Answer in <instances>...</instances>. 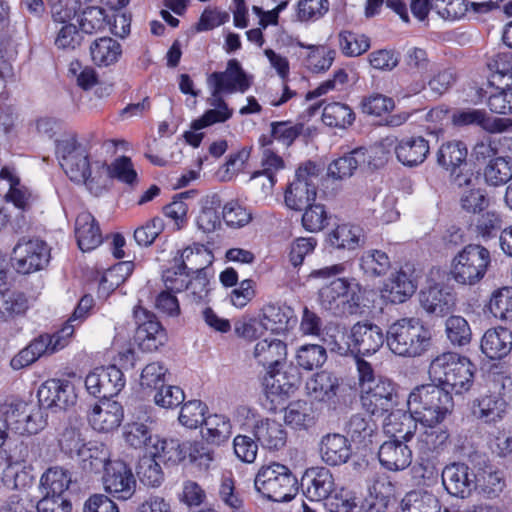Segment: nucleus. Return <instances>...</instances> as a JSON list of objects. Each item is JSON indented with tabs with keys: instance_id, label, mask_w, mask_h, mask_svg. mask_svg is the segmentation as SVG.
<instances>
[{
	"instance_id": "obj_4",
	"label": "nucleus",
	"mask_w": 512,
	"mask_h": 512,
	"mask_svg": "<svg viewBox=\"0 0 512 512\" xmlns=\"http://www.w3.org/2000/svg\"><path fill=\"white\" fill-rule=\"evenodd\" d=\"M297 484V479L291 470L277 462L262 466L254 480L256 491L274 502L292 500L298 491Z\"/></svg>"
},
{
	"instance_id": "obj_11",
	"label": "nucleus",
	"mask_w": 512,
	"mask_h": 512,
	"mask_svg": "<svg viewBox=\"0 0 512 512\" xmlns=\"http://www.w3.org/2000/svg\"><path fill=\"white\" fill-rule=\"evenodd\" d=\"M12 263L21 274L42 270L50 261V248L41 239H20L13 249Z\"/></svg>"
},
{
	"instance_id": "obj_23",
	"label": "nucleus",
	"mask_w": 512,
	"mask_h": 512,
	"mask_svg": "<svg viewBox=\"0 0 512 512\" xmlns=\"http://www.w3.org/2000/svg\"><path fill=\"white\" fill-rule=\"evenodd\" d=\"M423 309L436 316H444L450 313L456 304L455 293L451 288L435 284L424 289L419 294Z\"/></svg>"
},
{
	"instance_id": "obj_1",
	"label": "nucleus",
	"mask_w": 512,
	"mask_h": 512,
	"mask_svg": "<svg viewBox=\"0 0 512 512\" xmlns=\"http://www.w3.org/2000/svg\"><path fill=\"white\" fill-rule=\"evenodd\" d=\"M356 369L363 410L370 416H407L396 384L383 376H376L372 364L357 357Z\"/></svg>"
},
{
	"instance_id": "obj_22",
	"label": "nucleus",
	"mask_w": 512,
	"mask_h": 512,
	"mask_svg": "<svg viewBox=\"0 0 512 512\" xmlns=\"http://www.w3.org/2000/svg\"><path fill=\"white\" fill-rule=\"evenodd\" d=\"M412 450L399 439L383 442L378 450V459L383 468L397 472L408 468L412 463Z\"/></svg>"
},
{
	"instance_id": "obj_45",
	"label": "nucleus",
	"mask_w": 512,
	"mask_h": 512,
	"mask_svg": "<svg viewBox=\"0 0 512 512\" xmlns=\"http://www.w3.org/2000/svg\"><path fill=\"white\" fill-rule=\"evenodd\" d=\"M420 420L421 441L430 448L436 449L443 445L448 437V428L443 423L444 418H418Z\"/></svg>"
},
{
	"instance_id": "obj_57",
	"label": "nucleus",
	"mask_w": 512,
	"mask_h": 512,
	"mask_svg": "<svg viewBox=\"0 0 512 512\" xmlns=\"http://www.w3.org/2000/svg\"><path fill=\"white\" fill-rule=\"evenodd\" d=\"M476 408L480 416H505L511 412V404L500 394L481 396L473 402V413Z\"/></svg>"
},
{
	"instance_id": "obj_46",
	"label": "nucleus",
	"mask_w": 512,
	"mask_h": 512,
	"mask_svg": "<svg viewBox=\"0 0 512 512\" xmlns=\"http://www.w3.org/2000/svg\"><path fill=\"white\" fill-rule=\"evenodd\" d=\"M355 118L354 111L345 103L331 102L323 108L322 121L330 127L347 128L354 123Z\"/></svg>"
},
{
	"instance_id": "obj_26",
	"label": "nucleus",
	"mask_w": 512,
	"mask_h": 512,
	"mask_svg": "<svg viewBox=\"0 0 512 512\" xmlns=\"http://www.w3.org/2000/svg\"><path fill=\"white\" fill-rule=\"evenodd\" d=\"M480 347L489 359L502 360L512 350V331L503 326L490 328L482 336Z\"/></svg>"
},
{
	"instance_id": "obj_58",
	"label": "nucleus",
	"mask_w": 512,
	"mask_h": 512,
	"mask_svg": "<svg viewBox=\"0 0 512 512\" xmlns=\"http://www.w3.org/2000/svg\"><path fill=\"white\" fill-rule=\"evenodd\" d=\"M71 483L69 472L61 467L49 468L40 479L42 492L64 495Z\"/></svg>"
},
{
	"instance_id": "obj_38",
	"label": "nucleus",
	"mask_w": 512,
	"mask_h": 512,
	"mask_svg": "<svg viewBox=\"0 0 512 512\" xmlns=\"http://www.w3.org/2000/svg\"><path fill=\"white\" fill-rule=\"evenodd\" d=\"M254 436L266 448L279 450L286 444L287 433L275 418H263L254 427Z\"/></svg>"
},
{
	"instance_id": "obj_60",
	"label": "nucleus",
	"mask_w": 512,
	"mask_h": 512,
	"mask_svg": "<svg viewBox=\"0 0 512 512\" xmlns=\"http://www.w3.org/2000/svg\"><path fill=\"white\" fill-rule=\"evenodd\" d=\"M327 360L326 349L318 344H306L297 350L296 363L297 366L312 371L321 367Z\"/></svg>"
},
{
	"instance_id": "obj_44",
	"label": "nucleus",
	"mask_w": 512,
	"mask_h": 512,
	"mask_svg": "<svg viewBox=\"0 0 512 512\" xmlns=\"http://www.w3.org/2000/svg\"><path fill=\"white\" fill-rule=\"evenodd\" d=\"M338 46L345 57H358L370 49L371 40L363 33L342 30L338 33Z\"/></svg>"
},
{
	"instance_id": "obj_50",
	"label": "nucleus",
	"mask_w": 512,
	"mask_h": 512,
	"mask_svg": "<svg viewBox=\"0 0 512 512\" xmlns=\"http://www.w3.org/2000/svg\"><path fill=\"white\" fill-rule=\"evenodd\" d=\"M391 267L389 256L382 250L365 251L360 258V268L369 277L385 275Z\"/></svg>"
},
{
	"instance_id": "obj_12",
	"label": "nucleus",
	"mask_w": 512,
	"mask_h": 512,
	"mask_svg": "<svg viewBox=\"0 0 512 512\" xmlns=\"http://www.w3.org/2000/svg\"><path fill=\"white\" fill-rule=\"evenodd\" d=\"M133 317L137 325L135 339L141 350L156 351L167 342V331L153 312L136 305Z\"/></svg>"
},
{
	"instance_id": "obj_47",
	"label": "nucleus",
	"mask_w": 512,
	"mask_h": 512,
	"mask_svg": "<svg viewBox=\"0 0 512 512\" xmlns=\"http://www.w3.org/2000/svg\"><path fill=\"white\" fill-rule=\"evenodd\" d=\"M207 254L208 252L204 244L194 242L182 249H177L169 263L177 264L182 269L193 272L197 268H207L202 261H199V258Z\"/></svg>"
},
{
	"instance_id": "obj_56",
	"label": "nucleus",
	"mask_w": 512,
	"mask_h": 512,
	"mask_svg": "<svg viewBox=\"0 0 512 512\" xmlns=\"http://www.w3.org/2000/svg\"><path fill=\"white\" fill-rule=\"evenodd\" d=\"M484 178L492 186L506 184L512 178V161L505 157L491 159L484 169Z\"/></svg>"
},
{
	"instance_id": "obj_2",
	"label": "nucleus",
	"mask_w": 512,
	"mask_h": 512,
	"mask_svg": "<svg viewBox=\"0 0 512 512\" xmlns=\"http://www.w3.org/2000/svg\"><path fill=\"white\" fill-rule=\"evenodd\" d=\"M476 371L469 357L453 351L443 352L433 358L428 370L434 382L457 395L472 388Z\"/></svg>"
},
{
	"instance_id": "obj_6",
	"label": "nucleus",
	"mask_w": 512,
	"mask_h": 512,
	"mask_svg": "<svg viewBox=\"0 0 512 512\" xmlns=\"http://www.w3.org/2000/svg\"><path fill=\"white\" fill-rule=\"evenodd\" d=\"M408 416H424L426 412L435 416H446L452 412L454 402L451 392L437 384L416 387L408 399H402Z\"/></svg>"
},
{
	"instance_id": "obj_5",
	"label": "nucleus",
	"mask_w": 512,
	"mask_h": 512,
	"mask_svg": "<svg viewBox=\"0 0 512 512\" xmlns=\"http://www.w3.org/2000/svg\"><path fill=\"white\" fill-rule=\"evenodd\" d=\"M301 382L297 367L290 366L285 371L278 367L267 370L263 385L266 397L271 403L268 409L273 413L288 411V416H299L300 412L293 408L294 405H286V399L299 388Z\"/></svg>"
},
{
	"instance_id": "obj_52",
	"label": "nucleus",
	"mask_w": 512,
	"mask_h": 512,
	"mask_svg": "<svg viewBox=\"0 0 512 512\" xmlns=\"http://www.w3.org/2000/svg\"><path fill=\"white\" fill-rule=\"evenodd\" d=\"M487 67L490 71L488 84L494 87L497 83H502L505 78L507 82L512 83V52H499L492 56Z\"/></svg>"
},
{
	"instance_id": "obj_7",
	"label": "nucleus",
	"mask_w": 512,
	"mask_h": 512,
	"mask_svg": "<svg viewBox=\"0 0 512 512\" xmlns=\"http://www.w3.org/2000/svg\"><path fill=\"white\" fill-rule=\"evenodd\" d=\"M491 264L490 251L480 244H468L452 260L451 278L462 285L481 281Z\"/></svg>"
},
{
	"instance_id": "obj_19",
	"label": "nucleus",
	"mask_w": 512,
	"mask_h": 512,
	"mask_svg": "<svg viewBox=\"0 0 512 512\" xmlns=\"http://www.w3.org/2000/svg\"><path fill=\"white\" fill-rule=\"evenodd\" d=\"M301 487L309 500L321 502L334 492L335 480L330 469L323 466L311 467L304 472Z\"/></svg>"
},
{
	"instance_id": "obj_39",
	"label": "nucleus",
	"mask_w": 512,
	"mask_h": 512,
	"mask_svg": "<svg viewBox=\"0 0 512 512\" xmlns=\"http://www.w3.org/2000/svg\"><path fill=\"white\" fill-rule=\"evenodd\" d=\"M366 153L365 147H357L333 160L328 166V175L336 180L351 177L358 166L366 162Z\"/></svg>"
},
{
	"instance_id": "obj_25",
	"label": "nucleus",
	"mask_w": 512,
	"mask_h": 512,
	"mask_svg": "<svg viewBox=\"0 0 512 512\" xmlns=\"http://www.w3.org/2000/svg\"><path fill=\"white\" fill-rule=\"evenodd\" d=\"M75 238L79 249L88 252L103 242L99 223L89 211L80 212L75 220Z\"/></svg>"
},
{
	"instance_id": "obj_21",
	"label": "nucleus",
	"mask_w": 512,
	"mask_h": 512,
	"mask_svg": "<svg viewBox=\"0 0 512 512\" xmlns=\"http://www.w3.org/2000/svg\"><path fill=\"white\" fill-rule=\"evenodd\" d=\"M397 160L406 167L422 164L430 153L429 141L421 135L404 136L394 146Z\"/></svg>"
},
{
	"instance_id": "obj_43",
	"label": "nucleus",
	"mask_w": 512,
	"mask_h": 512,
	"mask_svg": "<svg viewBox=\"0 0 512 512\" xmlns=\"http://www.w3.org/2000/svg\"><path fill=\"white\" fill-rule=\"evenodd\" d=\"M262 150L261 169L251 174V179L265 176L273 187L277 181L276 173L285 168L284 159L275 151L273 146L260 145Z\"/></svg>"
},
{
	"instance_id": "obj_37",
	"label": "nucleus",
	"mask_w": 512,
	"mask_h": 512,
	"mask_svg": "<svg viewBox=\"0 0 512 512\" xmlns=\"http://www.w3.org/2000/svg\"><path fill=\"white\" fill-rule=\"evenodd\" d=\"M122 54V45L108 36L97 38L90 44L91 60L100 68L116 64Z\"/></svg>"
},
{
	"instance_id": "obj_9",
	"label": "nucleus",
	"mask_w": 512,
	"mask_h": 512,
	"mask_svg": "<svg viewBox=\"0 0 512 512\" xmlns=\"http://www.w3.org/2000/svg\"><path fill=\"white\" fill-rule=\"evenodd\" d=\"M320 169L313 161H306L295 171V176L285 190L286 206L295 211H301L314 202L317 196Z\"/></svg>"
},
{
	"instance_id": "obj_64",
	"label": "nucleus",
	"mask_w": 512,
	"mask_h": 512,
	"mask_svg": "<svg viewBox=\"0 0 512 512\" xmlns=\"http://www.w3.org/2000/svg\"><path fill=\"white\" fill-rule=\"evenodd\" d=\"M503 219L496 211H486L478 214L475 222V233L478 237L487 241L497 236L502 229Z\"/></svg>"
},
{
	"instance_id": "obj_49",
	"label": "nucleus",
	"mask_w": 512,
	"mask_h": 512,
	"mask_svg": "<svg viewBox=\"0 0 512 512\" xmlns=\"http://www.w3.org/2000/svg\"><path fill=\"white\" fill-rule=\"evenodd\" d=\"M84 441L77 418H68L63 422L59 432V445L64 452L70 455L78 453L86 445Z\"/></svg>"
},
{
	"instance_id": "obj_14",
	"label": "nucleus",
	"mask_w": 512,
	"mask_h": 512,
	"mask_svg": "<svg viewBox=\"0 0 512 512\" xmlns=\"http://www.w3.org/2000/svg\"><path fill=\"white\" fill-rule=\"evenodd\" d=\"M433 62L426 49L412 46L403 56V70L412 78L406 85V96L421 93L427 85V76L432 71Z\"/></svg>"
},
{
	"instance_id": "obj_59",
	"label": "nucleus",
	"mask_w": 512,
	"mask_h": 512,
	"mask_svg": "<svg viewBox=\"0 0 512 512\" xmlns=\"http://www.w3.org/2000/svg\"><path fill=\"white\" fill-rule=\"evenodd\" d=\"M136 473L139 480L146 486L159 487L164 480V473L154 455L140 458Z\"/></svg>"
},
{
	"instance_id": "obj_62",
	"label": "nucleus",
	"mask_w": 512,
	"mask_h": 512,
	"mask_svg": "<svg viewBox=\"0 0 512 512\" xmlns=\"http://www.w3.org/2000/svg\"><path fill=\"white\" fill-rule=\"evenodd\" d=\"M109 23V15L105 9L98 6L87 7L79 18V26L82 32L94 34L105 30Z\"/></svg>"
},
{
	"instance_id": "obj_13",
	"label": "nucleus",
	"mask_w": 512,
	"mask_h": 512,
	"mask_svg": "<svg viewBox=\"0 0 512 512\" xmlns=\"http://www.w3.org/2000/svg\"><path fill=\"white\" fill-rule=\"evenodd\" d=\"M350 342L347 347H338V353L345 355L350 352L354 359L376 353L384 344L386 336L382 329L371 322H357L350 330Z\"/></svg>"
},
{
	"instance_id": "obj_54",
	"label": "nucleus",
	"mask_w": 512,
	"mask_h": 512,
	"mask_svg": "<svg viewBox=\"0 0 512 512\" xmlns=\"http://www.w3.org/2000/svg\"><path fill=\"white\" fill-rule=\"evenodd\" d=\"M445 333L453 346H466L472 339V330L468 321L459 315H451L446 319Z\"/></svg>"
},
{
	"instance_id": "obj_16",
	"label": "nucleus",
	"mask_w": 512,
	"mask_h": 512,
	"mask_svg": "<svg viewBox=\"0 0 512 512\" xmlns=\"http://www.w3.org/2000/svg\"><path fill=\"white\" fill-rule=\"evenodd\" d=\"M105 491L114 497L127 500L136 489V480L131 468L122 460L108 463L103 475Z\"/></svg>"
},
{
	"instance_id": "obj_40",
	"label": "nucleus",
	"mask_w": 512,
	"mask_h": 512,
	"mask_svg": "<svg viewBox=\"0 0 512 512\" xmlns=\"http://www.w3.org/2000/svg\"><path fill=\"white\" fill-rule=\"evenodd\" d=\"M468 150L462 141H448L443 143L437 151V163L449 172L459 170L466 164Z\"/></svg>"
},
{
	"instance_id": "obj_53",
	"label": "nucleus",
	"mask_w": 512,
	"mask_h": 512,
	"mask_svg": "<svg viewBox=\"0 0 512 512\" xmlns=\"http://www.w3.org/2000/svg\"><path fill=\"white\" fill-rule=\"evenodd\" d=\"M155 452L154 457L160 459L166 464L176 465L183 461L187 456V447L176 439H162L153 444Z\"/></svg>"
},
{
	"instance_id": "obj_35",
	"label": "nucleus",
	"mask_w": 512,
	"mask_h": 512,
	"mask_svg": "<svg viewBox=\"0 0 512 512\" xmlns=\"http://www.w3.org/2000/svg\"><path fill=\"white\" fill-rule=\"evenodd\" d=\"M452 123L463 127L476 125L490 132H503L506 125L503 119H491L483 109H461L452 115Z\"/></svg>"
},
{
	"instance_id": "obj_34",
	"label": "nucleus",
	"mask_w": 512,
	"mask_h": 512,
	"mask_svg": "<svg viewBox=\"0 0 512 512\" xmlns=\"http://www.w3.org/2000/svg\"><path fill=\"white\" fill-rule=\"evenodd\" d=\"M416 286L410 276L400 270L392 274L381 289L382 297L390 303L401 304L415 292Z\"/></svg>"
},
{
	"instance_id": "obj_55",
	"label": "nucleus",
	"mask_w": 512,
	"mask_h": 512,
	"mask_svg": "<svg viewBox=\"0 0 512 512\" xmlns=\"http://www.w3.org/2000/svg\"><path fill=\"white\" fill-rule=\"evenodd\" d=\"M404 512H440L438 498L428 491H411L404 499Z\"/></svg>"
},
{
	"instance_id": "obj_61",
	"label": "nucleus",
	"mask_w": 512,
	"mask_h": 512,
	"mask_svg": "<svg viewBox=\"0 0 512 512\" xmlns=\"http://www.w3.org/2000/svg\"><path fill=\"white\" fill-rule=\"evenodd\" d=\"M28 301L24 293L5 290L0 292V321L25 313Z\"/></svg>"
},
{
	"instance_id": "obj_24",
	"label": "nucleus",
	"mask_w": 512,
	"mask_h": 512,
	"mask_svg": "<svg viewBox=\"0 0 512 512\" xmlns=\"http://www.w3.org/2000/svg\"><path fill=\"white\" fill-rule=\"evenodd\" d=\"M53 339L49 333H42L33 338L23 349H21L11 360L10 366L13 370H21L36 362L39 358L52 355L54 349Z\"/></svg>"
},
{
	"instance_id": "obj_10",
	"label": "nucleus",
	"mask_w": 512,
	"mask_h": 512,
	"mask_svg": "<svg viewBox=\"0 0 512 512\" xmlns=\"http://www.w3.org/2000/svg\"><path fill=\"white\" fill-rule=\"evenodd\" d=\"M473 465L474 491L489 500L500 497L506 488V479L503 471L494 467L486 455L475 453L470 456Z\"/></svg>"
},
{
	"instance_id": "obj_63",
	"label": "nucleus",
	"mask_w": 512,
	"mask_h": 512,
	"mask_svg": "<svg viewBox=\"0 0 512 512\" xmlns=\"http://www.w3.org/2000/svg\"><path fill=\"white\" fill-rule=\"evenodd\" d=\"M394 108L393 98L377 92L364 96L360 102L361 112L368 116L382 117Z\"/></svg>"
},
{
	"instance_id": "obj_42",
	"label": "nucleus",
	"mask_w": 512,
	"mask_h": 512,
	"mask_svg": "<svg viewBox=\"0 0 512 512\" xmlns=\"http://www.w3.org/2000/svg\"><path fill=\"white\" fill-rule=\"evenodd\" d=\"M200 433L208 444L220 446L230 438L232 425L225 418H202Z\"/></svg>"
},
{
	"instance_id": "obj_32",
	"label": "nucleus",
	"mask_w": 512,
	"mask_h": 512,
	"mask_svg": "<svg viewBox=\"0 0 512 512\" xmlns=\"http://www.w3.org/2000/svg\"><path fill=\"white\" fill-rule=\"evenodd\" d=\"M253 355L258 364L270 370L285 363L287 345L279 339L265 338L256 343Z\"/></svg>"
},
{
	"instance_id": "obj_20",
	"label": "nucleus",
	"mask_w": 512,
	"mask_h": 512,
	"mask_svg": "<svg viewBox=\"0 0 512 512\" xmlns=\"http://www.w3.org/2000/svg\"><path fill=\"white\" fill-rule=\"evenodd\" d=\"M261 325L265 330L274 334H284L297 323V317L292 307L285 303H267L260 313Z\"/></svg>"
},
{
	"instance_id": "obj_15",
	"label": "nucleus",
	"mask_w": 512,
	"mask_h": 512,
	"mask_svg": "<svg viewBox=\"0 0 512 512\" xmlns=\"http://www.w3.org/2000/svg\"><path fill=\"white\" fill-rule=\"evenodd\" d=\"M124 386V374L116 365L97 367L85 378V387L95 398H113Z\"/></svg>"
},
{
	"instance_id": "obj_3",
	"label": "nucleus",
	"mask_w": 512,
	"mask_h": 512,
	"mask_svg": "<svg viewBox=\"0 0 512 512\" xmlns=\"http://www.w3.org/2000/svg\"><path fill=\"white\" fill-rule=\"evenodd\" d=\"M386 342L395 355L414 358L428 350L431 332L420 319L405 317L389 326Z\"/></svg>"
},
{
	"instance_id": "obj_36",
	"label": "nucleus",
	"mask_w": 512,
	"mask_h": 512,
	"mask_svg": "<svg viewBox=\"0 0 512 512\" xmlns=\"http://www.w3.org/2000/svg\"><path fill=\"white\" fill-rule=\"evenodd\" d=\"M497 83L494 91L489 94L483 88L477 89V100L482 102L486 100L490 111L495 114L510 115L512 114V83L505 82L503 86Z\"/></svg>"
},
{
	"instance_id": "obj_41",
	"label": "nucleus",
	"mask_w": 512,
	"mask_h": 512,
	"mask_svg": "<svg viewBox=\"0 0 512 512\" xmlns=\"http://www.w3.org/2000/svg\"><path fill=\"white\" fill-rule=\"evenodd\" d=\"M211 290V277L207 268L193 270L187 280V288L184 289L187 298L196 304L207 303Z\"/></svg>"
},
{
	"instance_id": "obj_29",
	"label": "nucleus",
	"mask_w": 512,
	"mask_h": 512,
	"mask_svg": "<svg viewBox=\"0 0 512 512\" xmlns=\"http://www.w3.org/2000/svg\"><path fill=\"white\" fill-rule=\"evenodd\" d=\"M352 454L349 440L339 433L327 434L320 442V455L322 460L330 466L346 463Z\"/></svg>"
},
{
	"instance_id": "obj_28",
	"label": "nucleus",
	"mask_w": 512,
	"mask_h": 512,
	"mask_svg": "<svg viewBox=\"0 0 512 512\" xmlns=\"http://www.w3.org/2000/svg\"><path fill=\"white\" fill-rule=\"evenodd\" d=\"M326 242L333 249L356 250L364 244L363 229L351 223L338 224L327 233Z\"/></svg>"
},
{
	"instance_id": "obj_48",
	"label": "nucleus",
	"mask_w": 512,
	"mask_h": 512,
	"mask_svg": "<svg viewBox=\"0 0 512 512\" xmlns=\"http://www.w3.org/2000/svg\"><path fill=\"white\" fill-rule=\"evenodd\" d=\"M103 167H106L108 176L115 179L129 187H135L138 182V173L134 169L133 162L128 156H119L115 158L111 164L106 165L104 162Z\"/></svg>"
},
{
	"instance_id": "obj_51",
	"label": "nucleus",
	"mask_w": 512,
	"mask_h": 512,
	"mask_svg": "<svg viewBox=\"0 0 512 512\" xmlns=\"http://www.w3.org/2000/svg\"><path fill=\"white\" fill-rule=\"evenodd\" d=\"M489 312L504 322H512V287H502L495 290L488 302Z\"/></svg>"
},
{
	"instance_id": "obj_31",
	"label": "nucleus",
	"mask_w": 512,
	"mask_h": 512,
	"mask_svg": "<svg viewBox=\"0 0 512 512\" xmlns=\"http://www.w3.org/2000/svg\"><path fill=\"white\" fill-rule=\"evenodd\" d=\"M303 123H293L292 121H273L270 123V133L262 134L259 139V145L273 146L274 142L281 144L288 149L295 140L303 133Z\"/></svg>"
},
{
	"instance_id": "obj_8",
	"label": "nucleus",
	"mask_w": 512,
	"mask_h": 512,
	"mask_svg": "<svg viewBox=\"0 0 512 512\" xmlns=\"http://www.w3.org/2000/svg\"><path fill=\"white\" fill-rule=\"evenodd\" d=\"M59 162L69 179L75 183L91 186L94 178L91 173L90 152L86 145L76 137H70L57 143Z\"/></svg>"
},
{
	"instance_id": "obj_18",
	"label": "nucleus",
	"mask_w": 512,
	"mask_h": 512,
	"mask_svg": "<svg viewBox=\"0 0 512 512\" xmlns=\"http://www.w3.org/2000/svg\"><path fill=\"white\" fill-rule=\"evenodd\" d=\"M473 474V466L470 468L465 463H451L441 472L443 486L451 496L468 498L475 489Z\"/></svg>"
},
{
	"instance_id": "obj_27",
	"label": "nucleus",
	"mask_w": 512,
	"mask_h": 512,
	"mask_svg": "<svg viewBox=\"0 0 512 512\" xmlns=\"http://www.w3.org/2000/svg\"><path fill=\"white\" fill-rule=\"evenodd\" d=\"M353 283L347 278H336L324 286L319 296L322 304L328 309L338 306V301L348 302L355 306L360 305L359 294L352 290Z\"/></svg>"
},
{
	"instance_id": "obj_30",
	"label": "nucleus",
	"mask_w": 512,
	"mask_h": 512,
	"mask_svg": "<svg viewBox=\"0 0 512 512\" xmlns=\"http://www.w3.org/2000/svg\"><path fill=\"white\" fill-rule=\"evenodd\" d=\"M305 390L311 400L330 402L337 395L339 380L331 372L320 371L306 381Z\"/></svg>"
},
{
	"instance_id": "obj_33",
	"label": "nucleus",
	"mask_w": 512,
	"mask_h": 512,
	"mask_svg": "<svg viewBox=\"0 0 512 512\" xmlns=\"http://www.w3.org/2000/svg\"><path fill=\"white\" fill-rule=\"evenodd\" d=\"M298 46L307 49L303 58V66L313 74H322L327 72L333 65L337 52L325 44H309L299 42Z\"/></svg>"
},
{
	"instance_id": "obj_17",
	"label": "nucleus",
	"mask_w": 512,
	"mask_h": 512,
	"mask_svg": "<svg viewBox=\"0 0 512 512\" xmlns=\"http://www.w3.org/2000/svg\"><path fill=\"white\" fill-rule=\"evenodd\" d=\"M208 81L213 87V96L222 93H244L251 86L247 74L237 59H230L225 71L211 73Z\"/></svg>"
}]
</instances>
